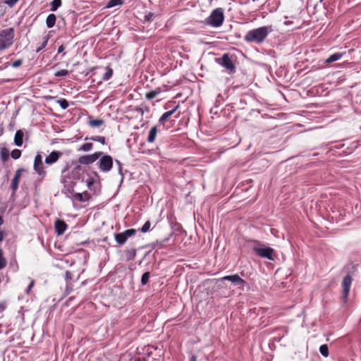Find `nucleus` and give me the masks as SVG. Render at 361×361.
I'll return each mask as SVG.
<instances>
[{
	"mask_svg": "<svg viewBox=\"0 0 361 361\" xmlns=\"http://www.w3.org/2000/svg\"><path fill=\"white\" fill-rule=\"evenodd\" d=\"M123 4V0H110L106 4L107 8H112L116 6H120Z\"/></svg>",
	"mask_w": 361,
	"mask_h": 361,
	"instance_id": "a878e982",
	"label": "nucleus"
},
{
	"mask_svg": "<svg viewBox=\"0 0 361 361\" xmlns=\"http://www.w3.org/2000/svg\"><path fill=\"white\" fill-rule=\"evenodd\" d=\"M18 1V0H5V4L9 7H13Z\"/></svg>",
	"mask_w": 361,
	"mask_h": 361,
	"instance_id": "79ce46f5",
	"label": "nucleus"
},
{
	"mask_svg": "<svg viewBox=\"0 0 361 361\" xmlns=\"http://www.w3.org/2000/svg\"><path fill=\"white\" fill-rule=\"evenodd\" d=\"M253 251L259 257L269 260L274 259V250L269 247H262L261 244L256 241L252 247Z\"/></svg>",
	"mask_w": 361,
	"mask_h": 361,
	"instance_id": "20e7f679",
	"label": "nucleus"
},
{
	"mask_svg": "<svg viewBox=\"0 0 361 361\" xmlns=\"http://www.w3.org/2000/svg\"><path fill=\"white\" fill-rule=\"evenodd\" d=\"M14 29L7 28L0 32V51L9 48L13 42Z\"/></svg>",
	"mask_w": 361,
	"mask_h": 361,
	"instance_id": "7ed1b4c3",
	"label": "nucleus"
},
{
	"mask_svg": "<svg viewBox=\"0 0 361 361\" xmlns=\"http://www.w3.org/2000/svg\"><path fill=\"white\" fill-rule=\"evenodd\" d=\"M4 224V220L1 216H0V226Z\"/></svg>",
	"mask_w": 361,
	"mask_h": 361,
	"instance_id": "8fccbe9b",
	"label": "nucleus"
},
{
	"mask_svg": "<svg viewBox=\"0 0 361 361\" xmlns=\"http://www.w3.org/2000/svg\"><path fill=\"white\" fill-rule=\"evenodd\" d=\"M22 63H23V60L18 59V60L13 61L11 65L13 68H18L19 66H20L22 65Z\"/></svg>",
	"mask_w": 361,
	"mask_h": 361,
	"instance_id": "ea45409f",
	"label": "nucleus"
},
{
	"mask_svg": "<svg viewBox=\"0 0 361 361\" xmlns=\"http://www.w3.org/2000/svg\"><path fill=\"white\" fill-rule=\"evenodd\" d=\"M61 156L62 152L59 151H53L45 158L44 161L47 164L51 165L56 163Z\"/></svg>",
	"mask_w": 361,
	"mask_h": 361,
	"instance_id": "f8f14e48",
	"label": "nucleus"
},
{
	"mask_svg": "<svg viewBox=\"0 0 361 361\" xmlns=\"http://www.w3.org/2000/svg\"><path fill=\"white\" fill-rule=\"evenodd\" d=\"M113 163V158L110 155L102 154L98 162V167L102 172L107 173L111 170Z\"/></svg>",
	"mask_w": 361,
	"mask_h": 361,
	"instance_id": "39448f33",
	"label": "nucleus"
},
{
	"mask_svg": "<svg viewBox=\"0 0 361 361\" xmlns=\"http://www.w3.org/2000/svg\"><path fill=\"white\" fill-rule=\"evenodd\" d=\"M4 237V233L2 231H0V242H1Z\"/></svg>",
	"mask_w": 361,
	"mask_h": 361,
	"instance_id": "de8ad7c7",
	"label": "nucleus"
},
{
	"mask_svg": "<svg viewBox=\"0 0 361 361\" xmlns=\"http://www.w3.org/2000/svg\"><path fill=\"white\" fill-rule=\"evenodd\" d=\"M34 169L36 173L44 177L46 175V172L44 169L43 162H42V156L40 154H37L34 160Z\"/></svg>",
	"mask_w": 361,
	"mask_h": 361,
	"instance_id": "1a4fd4ad",
	"label": "nucleus"
},
{
	"mask_svg": "<svg viewBox=\"0 0 361 361\" xmlns=\"http://www.w3.org/2000/svg\"><path fill=\"white\" fill-rule=\"evenodd\" d=\"M73 275L71 271H66L65 273V280L68 283L72 279Z\"/></svg>",
	"mask_w": 361,
	"mask_h": 361,
	"instance_id": "a19ab883",
	"label": "nucleus"
},
{
	"mask_svg": "<svg viewBox=\"0 0 361 361\" xmlns=\"http://www.w3.org/2000/svg\"><path fill=\"white\" fill-rule=\"evenodd\" d=\"M218 281H231L233 285L241 287H243L245 284V280L241 279L238 274L225 276L218 279Z\"/></svg>",
	"mask_w": 361,
	"mask_h": 361,
	"instance_id": "9d476101",
	"label": "nucleus"
},
{
	"mask_svg": "<svg viewBox=\"0 0 361 361\" xmlns=\"http://www.w3.org/2000/svg\"><path fill=\"white\" fill-rule=\"evenodd\" d=\"M112 75H113L112 69L107 67L106 73L102 76V80H105V81L108 80L112 77Z\"/></svg>",
	"mask_w": 361,
	"mask_h": 361,
	"instance_id": "bb28decb",
	"label": "nucleus"
},
{
	"mask_svg": "<svg viewBox=\"0 0 361 361\" xmlns=\"http://www.w3.org/2000/svg\"><path fill=\"white\" fill-rule=\"evenodd\" d=\"M150 274L149 272H145L142 274L141 278V283L142 285H145L148 283L149 279Z\"/></svg>",
	"mask_w": 361,
	"mask_h": 361,
	"instance_id": "473e14b6",
	"label": "nucleus"
},
{
	"mask_svg": "<svg viewBox=\"0 0 361 361\" xmlns=\"http://www.w3.org/2000/svg\"><path fill=\"white\" fill-rule=\"evenodd\" d=\"M218 63L228 71L229 73L235 71V67L228 54H224L221 59H217Z\"/></svg>",
	"mask_w": 361,
	"mask_h": 361,
	"instance_id": "6e6552de",
	"label": "nucleus"
},
{
	"mask_svg": "<svg viewBox=\"0 0 361 361\" xmlns=\"http://www.w3.org/2000/svg\"><path fill=\"white\" fill-rule=\"evenodd\" d=\"M154 16V13H149L148 14H147L145 16V21H150L152 18V17Z\"/></svg>",
	"mask_w": 361,
	"mask_h": 361,
	"instance_id": "37998d69",
	"label": "nucleus"
},
{
	"mask_svg": "<svg viewBox=\"0 0 361 361\" xmlns=\"http://www.w3.org/2000/svg\"><path fill=\"white\" fill-rule=\"evenodd\" d=\"M272 31L271 25L259 27L249 30L245 35L244 39L247 42L261 44Z\"/></svg>",
	"mask_w": 361,
	"mask_h": 361,
	"instance_id": "f257e3e1",
	"label": "nucleus"
},
{
	"mask_svg": "<svg viewBox=\"0 0 361 361\" xmlns=\"http://www.w3.org/2000/svg\"><path fill=\"white\" fill-rule=\"evenodd\" d=\"M93 145L90 142H86L83 144L80 148V150H82L83 152H89L92 149Z\"/></svg>",
	"mask_w": 361,
	"mask_h": 361,
	"instance_id": "c756f323",
	"label": "nucleus"
},
{
	"mask_svg": "<svg viewBox=\"0 0 361 361\" xmlns=\"http://www.w3.org/2000/svg\"><path fill=\"white\" fill-rule=\"evenodd\" d=\"M34 283H35L34 280H32H32H30V284H29V286H27V290H26V293H27V294H28V293H30V291L31 288H32L33 287V286H34Z\"/></svg>",
	"mask_w": 361,
	"mask_h": 361,
	"instance_id": "c03bdc74",
	"label": "nucleus"
},
{
	"mask_svg": "<svg viewBox=\"0 0 361 361\" xmlns=\"http://www.w3.org/2000/svg\"><path fill=\"white\" fill-rule=\"evenodd\" d=\"M127 239L128 238L126 237L123 232L115 234V240L119 245L124 244Z\"/></svg>",
	"mask_w": 361,
	"mask_h": 361,
	"instance_id": "6ab92c4d",
	"label": "nucleus"
},
{
	"mask_svg": "<svg viewBox=\"0 0 361 361\" xmlns=\"http://www.w3.org/2000/svg\"><path fill=\"white\" fill-rule=\"evenodd\" d=\"M123 233L126 237L128 238L129 237L133 236L136 233V230L134 228L127 229Z\"/></svg>",
	"mask_w": 361,
	"mask_h": 361,
	"instance_id": "c9c22d12",
	"label": "nucleus"
},
{
	"mask_svg": "<svg viewBox=\"0 0 361 361\" xmlns=\"http://www.w3.org/2000/svg\"><path fill=\"white\" fill-rule=\"evenodd\" d=\"M90 140L98 142L102 145H104L106 143V138L103 136H93L90 138Z\"/></svg>",
	"mask_w": 361,
	"mask_h": 361,
	"instance_id": "cd10ccee",
	"label": "nucleus"
},
{
	"mask_svg": "<svg viewBox=\"0 0 361 361\" xmlns=\"http://www.w3.org/2000/svg\"><path fill=\"white\" fill-rule=\"evenodd\" d=\"M151 223L149 221H147L140 228L142 233H147L150 230Z\"/></svg>",
	"mask_w": 361,
	"mask_h": 361,
	"instance_id": "72a5a7b5",
	"label": "nucleus"
},
{
	"mask_svg": "<svg viewBox=\"0 0 361 361\" xmlns=\"http://www.w3.org/2000/svg\"><path fill=\"white\" fill-rule=\"evenodd\" d=\"M1 159L3 161H6L8 159V152L6 149L1 150Z\"/></svg>",
	"mask_w": 361,
	"mask_h": 361,
	"instance_id": "e433bc0d",
	"label": "nucleus"
},
{
	"mask_svg": "<svg viewBox=\"0 0 361 361\" xmlns=\"http://www.w3.org/2000/svg\"><path fill=\"white\" fill-rule=\"evenodd\" d=\"M102 155V152H97L92 154L81 156L78 159V163L89 165L96 161Z\"/></svg>",
	"mask_w": 361,
	"mask_h": 361,
	"instance_id": "0eeeda50",
	"label": "nucleus"
},
{
	"mask_svg": "<svg viewBox=\"0 0 361 361\" xmlns=\"http://www.w3.org/2000/svg\"><path fill=\"white\" fill-rule=\"evenodd\" d=\"M352 284V278L350 275L345 276L341 282L342 295L341 299L345 302L348 299L349 292Z\"/></svg>",
	"mask_w": 361,
	"mask_h": 361,
	"instance_id": "423d86ee",
	"label": "nucleus"
},
{
	"mask_svg": "<svg viewBox=\"0 0 361 361\" xmlns=\"http://www.w3.org/2000/svg\"><path fill=\"white\" fill-rule=\"evenodd\" d=\"M116 163L118 165V173L121 176V178H123V166L122 164L118 160H116Z\"/></svg>",
	"mask_w": 361,
	"mask_h": 361,
	"instance_id": "58836bf2",
	"label": "nucleus"
},
{
	"mask_svg": "<svg viewBox=\"0 0 361 361\" xmlns=\"http://www.w3.org/2000/svg\"><path fill=\"white\" fill-rule=\"evenodd\" d=\"M68 75V71L65 69L61 70L54 73V76H56V77H63V76H66Z\"/></svg>",
	"mask_w": 361,
	"mask_h": 361,
	"instance_id": "4c0bfd02",
	"label": "nucleus"
},
{
	"mask_svg": "<svg viewBox=\"0 0 361 361\" xmlns=\"http://www.w3.org/2000/svg\"><path fill=\"white\" fill-rule=\"evenodd\" d=\"M49 41V37L47 35L44 36L42 38V42L40 43V44L37 47L36 52H39L42 51L47 44Z\"/></svg>",
	"mask_w": 361,
	"mask_h": 361,
	"instance_id": "5701e85b",
	"label": "nucleus"
},
{
	"mask_svg": "<svg viewBox=\"0 0 361 361\" xmlns=\"http://www.w3.org/2000/svg\"><path fill=\"white\" fill-rule=\"evenodd\" d=\"M345 54V53H335L331 55L329 58L325 60L326 63H331L334 61H338L342 58V56Z\"/></svg>",
	"mask_w": 361,
	"mask_h": 361,
	"instance_id": "dca6fc26",
	"label": "nucleus"
},
{
	"mask_svg": "<svg viewBox=\"0 0 361 361\" xmlns=\"http://www.w3.org/2000/svg\"><path fill=\"white\" fill-rule=\"evenodd\" d=\"M58 103L62 109H66L68 107V102L66 99H61Z\"/></svg>",
	"mask_w": 361,
	"mask_h": 361,
	"instance_id": "f704fd0d",
	"label": "nucleus"
},
{
	"mask_svg": "<svg viewBox=\"0 0 361 361\" xmlns=\"http://www.w3.org/2000/svg\"><path fill=\"white\" fill-rule=\"evenodd\" d=\"M224 21V13L222 8H217L212 11L205 19V23L213 27H219Z\"/></svg>",
	"mask_w": 361,
	"mask_h": 361,
	"instance_id": "f03ea898",
	"label": "nucleus"
},
{
	"mask_svg": "<svg viewBox=\"0 0 361 361\" xmlns=\"http://www.w3.org/2000/svg\"><path fill=\"white\" fill-rule=\"evenodd\" d=\"M179 105H177L172 110L164 113L159 120V123L164 124L165 122L176 111Z\"/></svg>",
	"mask_w": 361,
	"mask_h": 361,
	"instance_id": "4468645a",
	"label": "nucleus"
},
{
	"mask_svg": "<svg viewBox=\"0 0 361 361\" xmlns=\"http://www.w3.org/2000/svg\"><path fill=\"white\" fill-rule=\"evenodd\" d=\"M61 4H62L61 0H53L50 3L51 11H56L61 6Z\"/></svg>",
	"mask_w": 361,
	"mask_h": 361,
	"instance_id": "b1692460",
	"label": "nucleus"
},
{
	"mask_svg": "<svg viewBox=\"0 0 361 361\" xmlns=\"http://www.w3.org/2000/svg\"><path fill=\"white\" fill-rule=\"evenodd\" d=\"M167 240V239H165L163 242H159V241H157L154 245H157V246H159V247H162V244L164 242H166Z\"/></svg>",
	"mask_w": 361,
	"mask_h": 361,
	"instance_id": "49530a36",
	"label": "nucleus"
},
{
	"mask_svg": "<svg viewBox=\"0 0 361 361\" xmlns=\"http://www.w3.org/2000/svg\"><path fill=\"white\" fill-rule=\"evenodd\" d=\"M56 16L53 13L48 15L46 19V25L48 28H51L55 25L56 23Z\"/></svg>",
	"mask_w": 361,
	"mask_h": 361,
	"instance_id": "f3484780",
	"label": "nucleus"
},
{
	"mask_svg": "<svg viewBox=\"0 0 361 361\" xmlns=\"http://www.w3.org/2000/svg\"><path fill=\"white\" fill-rule=\"evenodd\" d=\"M319 352L323 356L327 357L329 355V348L327 345H322L319 348Z\"/></svg>",
	"mask_w": 361,
	"mask_h": 361,
	"instance_id": "7c9ffc66",
	"label": "nucleus"
},
{
	"mask_svg": "<svg viewBox=\"0 0 361 361\" xmlns=\"http://www.w3.org/2000/svg\"><path fill=\"white\" fill-rule=\"evenodd\" d=\"M161 90L160 88H157L154 90H152L146 94V98L147 99H153L155 98L157 95H159L161 93Z\"/></svg>",
	"mask_w": 361,
	"mask_h": 361,
	"instance_id": "4be33fe9",
	"label": "nucleus"
},
{
	"mask_svg": "<svg viewBox=\"0 0 361 361\" xmlns=\"http://www.w3.org/2000/svg\"><path fill=\"white\" fill-rule=\"evenodd\" d=\"M24 133L22 130L16 131L14 137V143L16 146L20 147L23 143Z\"/></svg>",
	"mask_w": 361,
	"mask_h": 361,
	"instance_id": "2eb2a0df",
	"label": "nucleus"
},
{
	"mask_svg": "<svg viewBox=\"0 0 361 361\" xmlns=\"http://www.w3.org/2000/svg\"><path fill=\"white\" fill-rule=\"evenodd\" d=\"M65 49V47H63V45H61L59 48H58V53L60 54V53H62Z\"/></svg>",
	"mask_w": 361,
	"mask_h": 361,
	"instance_id": "a18cd8bd",
	"label": "nucleus"
},
{
	"mask_svg": "<svg viewBox=\"0 0 361 361\" xmlns=\"http://www.w3.org/2000/svg\"><path fill=\"white\" fill-rule=\"evenodd\" d=\"M23 170L20 169H18L13 176V178L11 180V189L12 190V195H13L18 188L19 180L22 174Z\"/></svg>",
	"mask_w": 361,
	"mask_h": 361,
	"instance_id": "9b49d317",
	"label": "nucleus"
},
{
	"mask_svg": "<svg viewBox=\"0 0 361 361\" xmlns=\"http://www.w3.org/2000/svg\"><path fill=\"white\" fill-rule=\"evenodd\" d=\"M190 361H197V357L195 355H192L190 357Z\"/></svg>",
	"mask_w": 361,
	"mask_h": 361,
	"instance_id": "09e8293b",
	"label": "nucleus"
},
{
	"mask_svg": "<svg viewBox=\"0 0 361 361\" xmlns=\"http://www.w3.org/2000/svg\"><path fill=\"white\" fill-rule=\"evenodd\" d=\"M92 184V181H88L87 182V186L90 187Z\"/></svg>",
	"mask_w": 361,
	"mask_h": 361,
	"instance_id": "3c124183",
	"label": "nucleus"
},
{
	"mask_svg": "<svg viewBox=\"0 0 361 361\" xmlns=\"http://www.w3.org/2000/svg\"><path fill=\"white\" fill-rule=\"evenodd\" d=\"M55 231L57 235H62L67 228V224L65 221L57 219L54 223Z\"/></svg>",
	"mask_w": 361,
	"mask_h": 361,
	"instance_id": "ddd939ff",
	"label": "nucleus"
},
{
	"mask_svg": "<svg viewBox=\"0 0 361 361\" xmlns=\"http://www.w3.org/2000/svg\"><path fill=\"white\" fill-rule=\"evenodd\" d=\"M125 256H126V260L134 259L136 256L135 249H129V250H126Z\"/></svg>",
	"mask_w": 361,
	"mask_h": 361,
	"instance_id": "412c9836",
	"label": "nucleus"
},
{
	"mask_svg": "<svg viewBox=\"0 0 361 361\" xmlns=\"http://www.w3.org/2000/svg\"><path fill=\"white\" fill-rule=\"evenodd\" d=\"M157 127L154 126L150 129V130L149 132L148 137H147V142H150V143L154 142L156 137H157Z\"/></svg>",
	"mask_w": 361,
	"mask_h": 361,
	"instance_id": "a211bd4d",
	"label": "nucleus"
},
{
	"mask_svg": "<svg viewBox=\"0 0 361 361\" xmlns=\"http://www.w3.org/2000/svg\"><path fill=\"white\" fill-rule=\"evenodd\" d=\"M6 264H7V261L3 257L2 250L0 249V269L5 268L6 267Z\"/></svg>",
	"mask_w": 361,
	"mask_h": 361,
	"instance_id": "c85d7f7f",
	"label": "nucleus"
},
{
	"mask_svg": "<svg viewBox=\"0 0 361 361\" xmlns=\"http://www.w3.org/2000/svg\"><path fill=\"white\" fill-rule=\"evenodd\" d=\"M88 197L89 195L86 192L84 193L78 192L74 195V199L80 202H85L88 199Z\"/></svg>",
	"mask_w": 361,
	"mask_h": 361,
	"instance_id": "aec40b11",
	"label": "nucleus"
},
{
	"mask_svg": "<svg viewBox=\"0 0 361 361\" xmlns=\"http://www.w3.org/2000/svg\"><path fill=\"white\" fill-rule=\"evenodd\" d=\"M324 0H320L321 2H323Z\"/></svg>",
	"mask_w": 361,
	"mask_h": 361,
	"instance_id": "603ef678",
	"label": "nucleus"
},
{
	"mask_svg": "<svg viewBox=\"0 0 361 361\" xmlns=\"http://www.w3.org/2000/svg\"><path fill=\"white\" fill-rule=\"evenodd\" d=\"M104 121L102 119H94V120H90L89 121V124L91 127L93 128H98L100 127L102 125L104 124Z\"/></svg>",
	"mask_w": 361,
	"mask_h": 361,
	"instance_id": "393cba45",
	"label": "nucleus"
},
{
	"mask_svg": "<svg viewBox=\"0 0 361 361\" xmlns=\"http://www.w3.org/2000/svg\"><path fill=\"white\" fill-rule=\"evenodd\" d=\"M11 156L13 159H18L21 156V151L20 149H15L12 150Z\"/></svg>",
	"mask_w": 361,
	"mask_h": 361,
	"instance_id": "2f4dec72",
	"label": "nucleus"
}]
</instances>
